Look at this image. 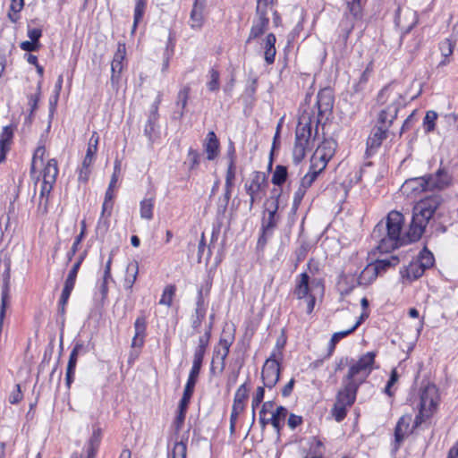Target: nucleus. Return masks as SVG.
<instances>
[{
  "mask_svg": "<svg viewBox=\"0 0 458 458\" xmlns=\"http://www.w3.org/2000/svg\"><path fill=\"white\" fill-rule=\"evenodd\" d=\"M443 199L434 194L418 201L413 207L412 219L407 233L402 236L403 216L398 211L388 213L386 222L380 221L371 233L380 252H390L407 243L418 241Z\"/></svg>",
  "mask_w": 458,
  "mask_h": 458,
  "instance_id": "f257e3e1",
  "label": "nucleus"
},
{
  "mask_svg": "<svg viewBox=\"0 0 458 458\" xmlns=\"http://www.w3.org/2000/svg\"><path fill=\"white\" fill-rule=\"evenodd\" d=\"M376 352H366V355L358 363L352 365L344 376L332 409V415L337 422L344 420L347 408L355 403L359 387L365 383L373 370Z\"/></svg>",
  "mask_w": 458,
  "mask_h": 458,
  "instance_id": "f03ea898",
  "label": "nucleus"
},
{
  "mask_svg": "<svg viewBox=\"0 0 458 458\" xmlns=\"http://www.w3.org/2000/svg\"><path fill=\"white\" fill-rule=\"evenodd\" d=\"M403 100V91L395 82L386 85L378 92L376 103L383 108L378 113L377 124L367 140L368 148H377L387 138L388 130L397 117Z\"/></svg>",
  "mask_w": 458,
  "mask_h": 458,
  "instance_id": "7ed1b4c3",
  "label": "nucleus"
},
{
  "mask_svg": "<svg viewBox=\"0 0 458 458\" xmlns=\"http://www.w3.org/2000/svg\"><path fill=\"white\" fill-rule=\"evenodd\" d=\"M451 177L444 168H439L435 174H426L406 180L400 191L407 198H416L427 191L443 190L450 183Z\"/></svg>",
  "mask_w": 458,
  "mask_h": 458,
  "instance_id": "20e7f679",
  "label": "nucleus"
},
{
  "mask_svg": "<svg viewBox=\"0 0 458 458\" xmlns=\"http://www.w3.org/2000/svg\"><path fill=\"white\" fill-rule=\"evenodd\" d=\"M364 0H346L348 12L339 23V35L334 48L344 55L347 50V41L352 30L360 26L362 18V4Z\"/></svg>",
  "mask_w": 458,
  "mask_h": 458,
  "instance_id": "39448f33",
  "label": "nucleus"
},
{
  "mask_svg": "<svg viewBox=\"0 0 458 458\" xmlns=\"http://www.w3.org/2000/svg\"><path fill=\"white\" fill-rule=\"evenodd\" d=\"M317 134V131H315ZM315 136L312 134V117L304 113L300 118L295 131V142L293 149L294 163H300L306 156V152L312 149Z\"/></svg>",
  "mask_w": 458,
  "mask_h": 458,
  "instance_id": "423d86ee",
  "label": "nucleus"
},
{
  "mask_svg": "<svg viewBox=\"0 0 458 458\" xmlns=\"http://www.w3.org/2000/svg\"><path fill=\"white\" fill-rule=\"evenodd\" d=\"M437 400V389L435 385L427 384L420 389L419 413L415 417L412 428L420 427L432 416L436 410Z\"/></svg>",
  "mask_w": 458,
  "mask_h": 458,
  "instance_id": "0eeeda50",
  "label": "nucleus"
},
{
  "mask_svg": "<svg viewBox=\"0 0 458 458\" xmlns=\"http://www.w3.org/2000/svg\"><path fill=\"white\" fill-rule=\"evenodd\" d=\"M269 11H272V4L268 0L257 1L256 15L246 43H250L252 39H256L265 33L269 25Z\"/></svg>",
  "mask_w": 458,
  "mask_h": 458,
  "instance_id": "6e6552de",
  "label": "nucleus"
},
{
  "mask_svg": "<svg viewBox=\"0 0 458 458\" xmlns=\"http://www.w3.org/2000/svg\"><path fill=\"white\" fill-rule=\"evenodd\" d=\"M267 186L268 182L265 173L255 171L250 174V179L244 184L246 193L250 196V210L266 195Z\"/></svg>",
  "mask_w": 458,
  "mask_h": 458,
  "instance_id": "1a4fd4ad",
  "label": "nucleus"
},
{
  "mask_svg": "<svg viewBox=\"0 0 458 458\" xmlns=\"http://www.w3.org/2000/svg\"><path fill=\"white\" fill-rule=\"evenodd\" d=\"M324 286L322 265L318 260L310 259L307 264V269L300 275V280L296 286Z\"/></svg>",
  "mask_w": 458,
  "mask_h": 458,
  "instance_id": "9d476101",
  "label": "nucleus"
},
{
  "mask_svg": "<svg viewBox=\"0 0 458 458\" xmlns=\"http://www.w3.org/2000/svg\"><path fill=\"white\" fill-rule=\"evenodd\" d=\"M280 377V363L277 359L276 351H274L269 358H267L263 365L261 371V378L264 386L268 389L273 388L278 382Z\"/></svg>",
  "mask_w": 458,
  "mask_h": 458,
  "instance_id": "9b49d317",
  "label": "nucleus"
},
{
  "mask_svg": "<svg viewBox=\"0 0 458 458\" xmlns=\"http://www.w3.org/2000/svg\"><path fill=\"white\" fill-rule=\"evenodd\" d=\"M337 142L333 139H326L317 148L311 157V164H314L315 168L318 166L319 170H324L334 157Z\"/></svg>",
  "mask_w": 458,
  "mask_h": 458,
  "instance_id": "f8f14e48",
  "label": "nucleus"
},
{
  "mask_svg": "<svg viewBox=\"0 0 458 458\" xmlns=\"http://www.w3.org/2000/svg\"><path fill=\"white\" fill-rule=\"evenodd\" d=\"M126 57V47L124 43L119 42L117 49L111 62V78L110 82L114 89L118 90L121 81V75L124 68V60Z\"/></svg>",
  "mask_w": 458,
  "mask_h": 458,
  "instance_id": "ddd939ff",
  "label": "nucleus"
},
{
  "mask_svg": "<svg viewBox=\"0 0 458 458\" xmlns=\"http://www.w3.org/2000/svg\"><path fill=\"white\" fill-rule=\"evenodd\" d=\"M411 421L410 415H403L398 420L394 427V440L391 443L390 454L393 457L396 455L405 438L412 432V429L410 430Z\"/></svg>",
  "mask_w": 458,
  "mask_h": 458,
  "instance_id": "4468645a",
  "label": "nucleus"
},
{
  "mask_svg": "<svg viewBox=\"0 0 458 458\" xmlns=\"http://www.w3.org/2000/svg\"><path fill=\"white\" fill-rule=\"evenodd\" d=\"M380 274L377 270V267H374L371 263L360 272L357 277L355 275H344L338 284H349V286H355L357 283L358 286H367L370 284Z\"/></svg>",
  "mask_w": 458,
  "mask_h": 458,
  "instance_id": "2eb2a0df",
  "label": "nucleus"
},
{
  "mask_svg": "<svg viewBox=\"0 0 458 458\" xmlns=\"http://www.w3.org/2000/svg\"><path fill=\"white\" fill-rule=\"evenodd\" d=\"M334 105V98L331 90L329 89H323L318 91L317 95V103L316 106L318 107V117L316 122V127L320 123L319 117L324 116L327 114L331 113Z\"/></svg>",
  "mask_w": 458,
  "mask_h": 458,
  "instance_id": "dca6fc26",
  "label": "nucleus"
},
{
  "mask_svg": "<svg viewBox=\"0 0 458 458\" xmlns=\"http://www.w3.org/2000/svg\"><path fill=\"white\" fill-rule=\"evenodd\" d=\"M114 189L107 188L106 194H105L104 202L102 205L101 216L98 222V226H97V229L98 231H102L103 233H106L109 227V221L107 220V218H104V216H111L113 206H114Z\"/></svg>",
  "mask_w": 458,
  "mask_h": 458,
  "instance_id": "f3484780",
  "label": "nucleus"
},
{
  "mask_svg": "<svg viewBox=\"0 0 458 458\" xmlns=\"http://www.w3.org/2000/svg\"><path fill=\"white\" fill-rule=\"evenodd\" d=\"M207 0H194L190 14V26L191 29L199 30L204 23V10Z\"/></svg>",
  "mask_w": 458,
  "mask_h": 458,
  "instance_id": "a211bd4d",
  "label": "nucleus"
},
{
  "mask_svg": "<svg viewBox=\"0 0 458 458\" xmlns=\"http://www.w3.org/2000/svg\"><path fill=\"white\" fill-rule=\"evenodd\" d=\"M102 440V430L98 427H93V431L86 442L84 452L86 458H96Z\"/></svg>",
  "mask_w": 458,
  "mask_h": 458,
  "instance_id": "6ab92c4d",
  "label": "nucleus"
},
{
  "mask_svg": "<svg viewBox=\"0 0 458 458\" xmlns=\"http://www.w3.org/2000/svg\"><path fill=\"white\" fill-rule=\"evenodd\" d=\"M147 318L144 315L139 316L134 322L135 334L131 341L132 348H141L145 342Z\"/></svg>",
  "mask_w": 458,
  "mask_h": 458,
  "instance_id": "aec40b11",
  "label": "nucleus"
},
{
  "mask_svg": "<svg viewBox=\"0 0 458 458\" xmlns=\"http://www.w3.org/2000/svg\"><path fill=\"white\" fill-rule=\"evenodd\" d=\"M207 307L203 298V293L200 289L198 293V300L194 314L191 316V327L198 333L202 321L206 317Z\"/></svg>",
  "mask_w": 458,
  "mask_h": 458,
  "instance_id": "412c9836",
  "label": "nucleus"
},
{
  "mask_svg": "<svg viewBox=\"0 0 458 458\" xmlns=\"http://www.w3.org/2000/svg\"><path fill=\"white\" fill-rule=\"evenodd\" d=\"M311 288H295L293 295L300 300V306H303L306 309V312L310 314L316 304V297L311 293Z\"/></svg>",
  "mask_w": 458,
  "mask_h": 458,
  "instance_id": "4be33fe9",
  "label": "nucleus"
},
{
  "mask_svg": "<svg viewBox=\"0 0 458 458\" xmlns=\"http://www.w3.org/2000/svg\"><path fill=\"white\" fill-rule=\"evenodd\" d=\"M204 150L207 154V159L211 161L217 157L220 150V143L216 133L211 131L207 134L203 143Z\"/></svg>",
  "mask_w": 458,
  "mask_h": 458,
  "instance_id": "5701e85b",
  "label": "nucleus"
},
{
  "mask_svg": "<svg viewBox=\"0 0 458 458\" xmlns=\"http://www.w3.org/2000/svg\"><path fill=\"white\" fill-rule=\"evenodd\" d=\"M247 383L242 384L235 392L232 411L241 414L245 409V403L249 397Z\"/></svg>",
  "mask_w": 458,
  "mask_h": 458,
  "instance_id": "b1692460",
  "label": "nucleus"
},
{
  "mask_svg": "<svg viewBox=\"0 0 458 458\" xmlns=\"http://www.w3.org/2000/svg\"><path fill=\"white\" fill-rule=\"evenodd\" d=\"M425 270L414 260L408 267L401 270L402 283L403 284H411L413 280L420 278Z\"/></svg>",
  "mask_w": 458,
  "mask_h": 458,
  "instance_id": "393cba45",
  "label": "nucleus"
},
{
  "mask_svg": "<svg viewBox=\"0 0 458 458\" xmlns=\"http://www.w3.org/2000/svg\"><path fill=\"white\" fill-rule=\"evenodd\" d=\"M13 138V127L4 126L0 134V164L5 160L6 153L9 151Z\"/></svg>",
  "mask_w": 458,
  "mask_h": 458,
  "instance_id": "a878e982",
  "label": "nucleus"
},
{
  "mask_svg": "<svg viewBox=\"0 0 458 458\" xmlns=\"http://www.w3.org/2000/svg\"><path fill=\"white\" fill-rule=\"evenodd\" d=\"M276 38L275 34L269 33L264 40V58L267 64H272L275 62L276 54Z\"/></svg>",
  "mask_w": 458,
  "mask_h": 458,
  "instance_id": "bb28decb",
  "label": "nucleus"
},
{
  "mask_svg": "<svg viewBox=\"0 0 458 458\" xmlns=\"http://www.w3.org/2000/svg\"><path fill=\"white\" fill-rule=\"evenodd\" d=\"M53 183L45 182L42 181L40 192H39V202L38 209L42 214L45 215L47 213L48 208V198L53 190Z\"/></svg>",
  "mask_w": 458,
  "mask_h": 458,
  "instance_id": "cd10ccee",
  "label": "nucleus"
},
{
  "mask_svg": "<svg viewBox=\"0 0 458 458\" xmlns=\"http://www.w3.org/2000/svg\"><path fill=\"white\" fill-rule=\"evenodd\" d=\"M288 411L284 406H278L276 411L272 412V416L269 418L270 424L277 432H280L282 429Z\"/></svg>",
  "mask_w": 458,
  "mask_h": 458,
  "instance_id": "c85d7f7f",
  "label": "nucleus"
},
{
  "mask_svg": "<svg viewBox=\"0 0 458 458\" xmlns=\"http://www.w3.org/2000/svg\"><path fill=\"white\" fill-rule=\"evenodd\" d=\"M58 172L57 161L55 158L49 159L43 169V182L55 184Z\"/></svg>",
  "mask_w": 458,
  "mask_h": 458,
  "instance_id": "c756f323",
  "label": "nucleus"
},
{
  "mask_svg": "<svg viewBox=\"0 0 458 458\" xmlns=\"http://www.w3.org/2000/svg\"><path fill=\"white\" fill-rule=\"evenodd\" d=\"M282 194V190L274 188L271 191L270 197L265 201V211L267 213L277 214L279 208V199Z\"/></svg>",
  "mask_w": 458,
  "mask_h": 458,
  "instance_id": "7c9ffc66",
  "label": "nucleus"
},
{
  "mask_svg": "<svg viewBox=\"0 0 458 458\" xmlns=\"http://www.w3.org/2000/svg\"><path fill=\"white\" fill-rule=\"evenodd\" d=\"M322 171L319 170L318 166L315 168L314 164H311L309 172L302 177L299 187L307 191Z\"/></svg>",
  "mask_w": 458,
  "mask_h": 458,
  "instance_id": "2f4dec72",
  "label": "nucleus"
},
{
  "mask_svg": "<svg viewBox=\"0 0 458 458\" xmlns=\"http://www.w3.org/2000/svg\"><path fill=\"white\" fill-rule=\"evenodd\" d=\"M187 440L181 439L180 441H176L174 445V447L171 452H168L167 458H186L187 456Z\"/></svg>",
  "mask_w": 458,
  "mask_h": 458,
  "instance_id": "473e14b6",
  "label": "nucleus"
},
{
  "mask_svg": "<svg viewBox=\"0 0 458 458\" xmlns=\"http://www.w3.org/2000/svg\"><path fill=\"white\" fill-rule=\"evenodd\" d=\"M154 204V198H146L140 201V213L141 218L146 220H151L153 218Z\"/></svg>",
  "mask_w": 458,
  "mask_h": 458,
  "instance_id": "72a5a7b5",
  "label": "nucleus"
},
{
  "mask_svg": "<svg viewBox=\"0 0 458 458\" xmlns=\"http://www.w3.org/2000/svg\"><path fill=\"white\" fill-rule=\"evenodd\" d=\"M147 8V2L146 0H137L135 7H134V14H133V25L131 33H134L138 24L141 21L145 11Z\"/></svg>",
  "mask_w": 458,
  "mask_h": 458,
  "instance_id": "f704fd0d",
  "label": "nucleus"
},
{
  "mask_svg": "<svg viewBox=\"0 0 458 458\" xmlns=\"http://www.w3.org/2000/svg\"><path fill=\"white\" fill-rule=\"evenodd\" d=\"M268 216L262 219L261 231L264 233H272L273 230L277 226L279 216L276 213H267Z\"/></svg>",
  "mask_w": 458,
  "mask_h": 458,
  "instance_id": "c9c22d12",
  "label": "nucleus"
},
{
  "mask_svg": "<svg viewBox=\"0 0 458 458\" xmlns=\"http://www.w3.org/2000/svg\"><path fill=\"white\" fill-rule=\"evenodd\" d=\"M399 263V259L397 256L392 255L390 258L377 259L375 262L371 264L374 267H377V270L379 274L383 271H386L390 267H394Z\"/></svg>",
  "mask_w": 458,
  "mask_h": 458,
  "instance_id": "e433bc0d",
  "label": "nucleus"
},
{
  "mask_svg": "<svg viewBox=\"0 0 458 458\" xmlns=\"http://www.w3.org/2000/svg\"><path fill=\"white\" fill-rule=\"evenodd\" d=\"M287 176V167L282 165H278L275 168L271 182L274 185L281 186L285 182Z\"/></svg>",
  "mask_w": 458,
  "mask_h": 458,
  "instance_id": "4c0bfd02",
  "label": "nucleus"
},
{
  "mask_svg": "<svg viewBox=\"0 0 458 458\" xmlns=\"http://www.w3.org/2000/svg\"><path fill=\"white\" fill-rule=\"evenodd\" d=\"M415 262L419 263L420 266L424 269H428L431 267L434 264V256L433 254L424 248L419 254L418 259L414 260Z\"/></svg>",
  "mask_w": 458,
  "mask_h": 458,
  "instance_id": "58836bf2",
  "label": "nucleus"
},
{
  "mask_svg": "<svg viewBox=\"0 0 458 458\" xmlns=\"http://www.w3.org/2000/svg\"><path fill=\"white\" fill-rule=\"evenodd\" d=\"M98 142H99V135L97 131H93L92 135L89 140L86 155L84 157L86 159H89V160L90 159V160L94 161L95 156L98 151Z\"/></svg>",
  "mask_w": 458,
  "mask_h": 458,
  "instance_id": "ea45409f",
  "label": "nucleus"
},
{
  "mask_svg": "<svg viewBox=\"0 0 458 458\" xmlns=\"http://www.w3.org/2000/svg\"><path fill=\"white\" fill-rule=\"evenodd\" d=\"M189 94H190V87L189 86L183 87L182 89L179 90V92L177 94L176 105L178 106H181V111L179 113L180 117H182V115L184 114V109L187 106Z\"/></svg>",
  "mask_w": 458,
  "mask_h": 458,
  "instance_id": "a19ab883",
  "label": "nucleus"
},
{
  "mask_svg": "<svg viewBox=\"0 0 458 458\" xmlns=\"http://www.w3.org/2000/svg\"><path fill=\"white\" fill-rule=\"evenodd\" d=\"M46 154V148L44 146H38L33 155L32 161H31V167L30 172L31 174L36 172V169L38 166H40L43 165V158Z\"/></svg>",
  "mask_w": 458,
  "mask_h": 458,
  "instance_id": "79ce46f5",
  "label": "nucleus"
},
{
  "mask_svg": "<svg viewBox=\"0 0 458 458\" xmlns=\"http://www.w3.org/2000/svg\"><path fill=\"white\" fill-rule=\"evenodd\" d=\"M11 305V295L9 288H3L1 293V303H0V320H4L6 313V310Z\"/></svg>",
  "mask_w": 458,
  "mask_h": 458,
  "instance_id": "37998d69",
  "label": "nucleus"
},
{
  "mask_svg": "<svg viewBox=\"0 0 458 458\" xmlns=\"http://www.w3.org/2000/svg\"><path fill=\"white\" fill-rule=\"evenodd\" d=\"M92 164H93V160H90V159L89 160L84 157L82 164H81V167L80 168V171H79V176H78L79 182L86 183L89 181V175L91 174L90 166Z\"/></svg>",
  "mask_w": 458,
  "mask_h": 458,
  "instance_id": "c03bdc74",
  "label": "nucleus"
},
{
  "mask_svg": "<svg viewBox=\"0 0 458 458\" xmlns=\"http://www.w3.org/2000/svg\"><path fill=\"white\" fill-rule=\"evenodd\" d=\"M310 244L307 241H301L299 247L295 250V257H296V264L297 266L299 263L303 261L305 258L307 257L310 250Z\"/></svg>",
  "mask_w": 458,
  "mask_h": 458,
  "instance_id": "a18cd8bd",
  "label": "nucleus"
},
{
  "mask_svg": "<svg viewBox=\"0 0 458 458\" xmlns=\"http://www.w3.org/2000/svg\"><path fill=\"white\" fill-rule=\"evenodd\" d=\"M84 255H85V253L81 255L79 259L72 266V267L70 270V272L68 274V276H67V278L65 280L64 286H73L74 285L75 280H76V276H77V273H78L80 266H81V262L83 260Z\"/></svg>",
  "mask_w": 458,
  "mask_h": 458,
  "instance_id": "49530a36",
  "label": "nucleus"
},
{
  "mask_svg": "<svg viewBox=\"0 0 458 458\" xmlns=\"http://www.w3.org/2000/svg\"><path fill=\"white\" fill-rule=\"evenodd\" d=\"M351 334H352V333H351V331H350L349 329H348V330H344V331H340V332H336V333H335V334L332 335V337H331V339H330V342H329V344H328V353H327V355H328V356H331V355L333 354V352H334L335 349V345L337 344V343H338L341 339H343V338H344V337L348 336V335H351Z\"/></svg>",
  "mask_w": 458,
  "mask_h": 458,
  "instance_id": "de8ad7c7",
  "label": "nucleus"
},
{
  "mask_svg": "<svg viewBox=\"0 0 458 458\" xmlns=\"http://www.w3.org/2000/svg\"><path fill=\"white\" fill-rule=\"evenodd\" d=\"M83 349V344H76L74 345V347L72 348L71 353H70V357H69V360H68V364H67V369L68 370H72V371H75V369H76V364H77V360H78V355H79V352L81 350Z\"/></svg>",
  "mask_w": 458,
  "mask_h": 458,
  "instance_id": "09e8293b",
  "label": "nucleus"
},
{
  "mask_svg": "<svg viewBox=\"0 0 458 458\" xmlns=\"http://www.w3.org/2000/svg\"><path fill=\"white\" fill-rule=\"evenodd\" d=\"M73 288H64L59 301H58V314L62 317L65 315V306L69 301V298Z\"/></svg>",
  "mask_w": 458,
  "mask_h": 458,
  "instance_id": "8fccbe9b",
  "label": "nucleus"
},
{
  "mask_svg": "<svg viewBox=\"0 0 458 458\" xmlns=\"http://www.w3.org/2000/svg\"><path fill=\"white\" fill-rule=\"evenodd\" d=\"M437 118V114L435 111L430 110L426 113L423 121L426 131L429 132L435 129V122Z\"/></svg>",
  "mask_w": 458,
  "mask_h": 458,
  "instance_id": "3c124183",
  "label": "nucleus"
},
{
  "mask_svg": "<svg viewBox=\"0 0 458 458\" xmlns=\"http://www.w3.org/2000/svg\"><path fill=\"white\" fill-rule=\"evenodd\" d=\"M365 355L366 353L361 355L358 360L350 359L349 357L340 358L339 360L336 362L335 372L341 371L345 366H348L349 370L352 365L358 363Z\"/></svg>",
  "mask_w": 458,
  "mask_h": 458,
  "instance_id": "603ef678",
  "label": "nucleus"
},
{
  "mask_svg": "<svg viewBox=\"0 0 458 458\" xmlns=\"http://www.w3.org/2000/svg\"><path fill=\"white\" fill-rule=\"evenodd\" d=\"M210 81L208 82L207 86L210 91H216L219 89V72L216 69H211L209 71Z\"/></svg>",
  "mask_w": 458,
  "mask_h": 458,
  "instance_id": "864d4df0",
  "label": "nucleus"
},
{
  "mask_svg": "<svg viewBox=\"0 0 458 458\" xmlns=\"http://www.w3.org/2000/svg\"><path fill=\"white\" fill-rule=\"evenodd\" d=\"M174 294L175 288H165L159 301V304L170 307Z\"/></svg>",
  "mask_w": 458,
  "mask_h": 458,
  "instance_id": "5fc2aeb1",
  "label": "nucleus"
},
{
  "mask_svg": "<svg viewBox=\"0 0 458 458\" xmlns=\"http://www.w3.org/2000/svg\"><path fill=\"white\" fill-rule=\"evenodd\" d=\"M23 398V394L21 390V386L19 384L15 385L13 391L10 393L8 396V402L11 404H17L19 403Z\"/></svg>",
  "mask_w": 458,
  "mask_h": 458,
  "instance_id": "6e6d98bb",
  "label": "nucleus"
},
{
  "mask_svg": "<svg viewBox=\"0 0 458 458\" xmlns=\"http://www.w3.org/2000/svg\"><path fill=\"white\" fill-rule=\"evenodd\" d=\"M41 94V83L39 82L37 87V92L29 97V106H30V114H32L38 108V103L39 101Z\"/></svg>",
  "mask_w": 458,
  "mask_h": 458,
  "instance_id": "4d7b16f0",
  "label": "nucleus"
},
{
  "mask_svg": "<svg viewBox=\"0 0 458 458\" xmlns=\"http://www.w3.org/2000/svg\"><path fill=\"white\" fill-rule=\"evenodd\" d=\"M188 159L191 163L190 169H195L199 165L200 154L197 150L191 148L188 151Z\"/></svg>",
  "mask_w": 458,
  "mask_h": 458,
  "instance_id": "13d9d810",
  "label": "nucleus"
},
{
  "mask_svg": "<svg viewBox=\"0 0 458 458\" xmlns=\"http://www.w3.org/2000/svg\"><path fill=\"white\" fill-rule=\"evenodd\" d=\"M398 373L396 371L395 369H394L392 371H391V374H390V377L386 383V386L385 387V390L384 392L389 395V396H392L394 394L393 391L391 390L392 386L397 382L398 380Z\"/></svg>",
  "mask_w": 458,
  "mask_h": 458,
  "instance_id": "bf43d9fd",
  "label": "nucleus"
},
{
  "mask_svg": "<svg viewBox=\"0 0 458 458\" xmlns=\"http://www.w3.org/2000/svg\"><path fill=\"white\" fill-rule=\"evenodd\" d=\"M236 162H228V166L225 174V183L229 186L233 183L236 174Z\"/></svg>",
  "mask_w": 458,
  "mask_h": 458,
  "instance_id": "052dcab7",
  "label": "nucleus"
},
{
  "mask_svg": "<svg viewBox=\"0 0 458 458\" xmlns=\"http://www.w3.org/2000/svg\"><path fill=\"white\" fill-rule=\"evenodd\" d=\"M114 253H115V250L113 249L109 254V259L108 260L106 261V267H105V272H104V285H107L110 282H109V279H111V276H110V268H111V264H112V261H113V258L114 256Z\"/></svg>",
  "mask_w": 458,
  "mask_h": 458,
  "instance_id": "680f3d73",
  "label": "nucleus"
},
{
  "mask_svg": "<svg viewBox=\"0 0 458 458\" xmlns=\"http://www.w3.org/2000/svg\"><path fill=\"white\" fill-rule=\"evenodd\" d=\"M211 328H212V324L210 323L208 325V330L202 335H200L199 338V344H198L199 347L208 348V344H209V339L211 336Z\"/></svg>",
  "mask_w": 458,
  "mask_h": 458,
  "instance_id": "e2e57ef3",
  "label": "nucleus"
},
{
  "mask_svg": "<svg viewBox=\"0 0 458 458\" xmlns=\"http://www.w3.org/2000/svg\"><path fill=\"white\" fill-rule=\"evenodd\" d=\"M440 50L445 57H447L453 54L454 46L449 39H445L440 44Z\"/></svg>",
  "mask_w": 458,
  "mask_h": 458,
  "instance_id": "0e129e2a",
  "label": "nucleus"
},
{
  "mask_svg": "<svg viewBox=\"0 0 458 458\" xmlns=\"http://www.w3.org/2000/svg\"><path fill=\"white\" fill-rule=\"evenodd\" d=\"M306 190L299 187L298 190L295 191L293 196V208L297 209L306 193Z\"/></svg>",
  "mask_w": 458,
  "mask_h": 458,
  "instance_id": "69168bd1",
  "label": "nucleus"
},
{
  "mask_svg": "<svg viewBox=\"0 0 458 458\" xmlns=\"http://www.w3.org/2000/svg\"><path fill=\"white\" fill-rule=\"evenodd\" d=\"M20 47L24 51L33 52L39 48V43H35L33 41H23L21 43Z\"/></svg>",
  "mask_w": 458,
  "mask_h": 458,
  "instance_id": "338daca9",
  "label": "nucleus"
},
{
  "mask_svg": "<svg viewBox=\"0 0 458 458\" xmlns=\"http://www.w3.org/2000/svg\"><path fill=\"white\" fill-rule=\"evenodd\" d=\"M302 422V418L301 416L295 415L293 413L290 414L287 424L292 428L294 429L296 427L301 425Z\"/></svg>",
  "mask_w": 458,
  "mask_h": 458,
  "instance_id": "774afa93",
  "label": "nucleus"
}]
</instances>
